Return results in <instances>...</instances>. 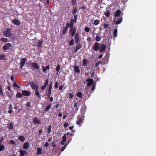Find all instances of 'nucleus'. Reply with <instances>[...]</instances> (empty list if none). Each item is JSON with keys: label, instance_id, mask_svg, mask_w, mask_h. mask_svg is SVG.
<instances>
[{"label": "nucleus", "instance_id": "nucleus-1", "mask_svg": "<svg viewBox=\"0 0 156 156\" xmlns=\"http://www.w3.org/2000/svg\"><path fill=\"white\" fill-rule=\"evenodd\" d=\"M74 39L75 40V43L76 45L73 48L74 51L75 52H76L78 50L80 49L82 47V44L79 43L80 41V37L79 34L78 33H76L74 36Z\"/></svg>", "mask_w": 156, "mask_h": 156}, {"label": "nucleus", "instance_id": "nucleus-2", "mask_svg": "<svg viewBox=\"0 0 156 156\" xmlns=\"http://www.w3.org/2000/svg\"><path fill=\"white\" fill-rule=\"evenodd\" d=\"M11 30L10 28H7L3 32V35L6 37H10L12 34L11 33Z\"/></svg>", "mask_w": 156, "mask_h": 156}, {"label": "nucleus", "instance_id": "nucleus-3", "mask_svg": "<svg viewBox=\"0 0 156 156\" xmlns=\"http://www.w3.org/2000/svg\"><path fill=\"white\" fill-rule=\"evenodd\" d=\"M29 84L33 90H36L39 89L38 85H36L34 81H31L30 82Z\"/></svg>", "mask_w": 156, "mask_h": 156}, {"label": "nucleus", "instance_id": "nucleus-4", "mask_svg": "<svg viewBox=\"0 0 156 156\" xmlns=\"http://www.w3.org/2000/svg\"><path fill=\"white\" fill-rule=\"evenodd\" d=\"M77 119V120L76 122V124L77 125H79V127H80L81 124H82L84 121V119L83 118V117L82 118H78V117Z\"/></svg>", "mask_w": 156, "mask_h": 156}, {"label": "nucleus", "instance_id": "nucleus-5", "mask_svg": "<svg viewBox=\"0 0 156 156\" xmlns=\"http://www.w3.org/2000/svg\"><path fill=\"white\" fill-rule=\"evenodd\" d=\"M76 28L74 27L72 28H69V33L71 34L72 37H73L76 35Z\"/></svg>", "mask_w": 156, "mask_h": 156}, {"label": "nucleus", "instance_id": "nucleus-6", "mask_svg": "<svg viewBox=\"0 0 156 156\" xmlns=\"http://www.w3.org/2000/svg\"><path fill=\"white\" fill-rule=\"evenodd\" d=\"M93 48L95 51H97L100 48L99 43L96 42L94 44Z\"/></svg>", "mask_w": 156, "mask_h": 156}, {"label": "nucleus", "instance_id": "nucleus-7", "mask_svg": "<svg viewBox=\"0 0 156 156\" xmlns=\"http://www.w3.org/2000/svg\"><path fill=\"white\" fill-rule=\"evenodd\" d=\"M12 47L11 44L10 43H7L5 44L2 47L4 51H6L9 49V48Z\"/></svg>", "mask_w": 156, "mask_h": 156}, {"label": "nucleus", "instance_id": "nucleus-8", "mask_svg": "<svg viewBox=\"0 0 156 156\" xmlns=\"http://www.w3.org/2000/svg\"><path fill=\"white\" fill-rule=\"evenodd\" d=\"M22 93L23 95L26 96H30L31 95L30 92L27 90H22Z\"/></svg>", "mask_w": 156, "mask_h": 156}, {"label": "nucleus", "instance_id": "nucleus-9", "mask_svg": "<svg viewBox=\"0 0 156 156\" xmlns=\"http://www.w3.org/2000/svg\"><path fill=\"white\" fill-rule=\"evenodd\" d=\"M27 61V59L26 58H22L20 59V64L21 65L20 68H22L25 65V62Z\"/></svg>", "mask_w": 156, "mask_h": 156}, {"label": "nucleus", "instance_id": "nucleus-10", "mask_svg": "<svg viewBox=\"0 0 156 156\" xmlns=\"http://www.w3.org/2000/svg\"><path fill=\"white\" fill-rule=\"evenodd\" d=\"M86 81L87 83V85L88 86H90L92 85L94 82L93 79L90 78L86 80Z\"/></svg>", "mask_w": 156, "mask_h": 156}, {"label": "nucleus", "instance_id": "nucleus-11", "mask_svg": "<svg viewBox=\"0 0 156 156\" xmlns=\"http://www.w3.org/2000/svg\"><path fill=\"white\" fill-rule=\"evenodd\" d=\"M99 50L100 52H103L105 50L106 48V45L105 44H101Z\"/></svg>", "mask_w": 156, "mask_h": 156}, {"label": "nucleus", "instance_id": "nucleus-12", "mask_svg": "<svg viewBox=\"0 0 156 156\" xmlns=\"http://www.w3.org/2000/svg\"><path fill=\"white\" fill-rule=\"evenodd\" d=\"M31 64L32 65V66L34 69L39 70L40 67L37 63L32 62L31 63Z\"/></svg>", "mask_w": 156, "mask_h": 156}, {"label": "nucleus", "instance_id": "nucleus-13", "mask_svg": "<svg viewBox=\"0 0 156 156\" xmlns=\"http://www.w3.org/2000/svg\"><path fill=\"white\" fill-rule=\"evenodd\" d=\"M33 122L35 124H40L41 123V121L38 119L37 118L35 117L33 119Z\"/></svg>", "mask_w": 156, "mask_h": 156}, {"label": "nucleus", "instance_id": "nucleus-14", "mask_svg": "<svg viewBox=\"0 0 156 156\" xmlns=\"http://www.w3.org/2000/svg\"><path fill=\"white\" fill-rule=\"evenodd\" d=\"M86 108L87 107L85 105L83 106L81 108L80 110L81 113L83 116L84 115V114L86 112Z\"/></svg>", "mask_w": 156, "mask_h": 156}, {"label": "nucleus", "instance_id": "nucleus-15", "mask_svg": "<svg viewBox=\"0 0 156 156\" xmlns=\"http://www.w3.org/2000/svg\"><path fill=\"white\" fill-rule=\"evenodd\" d=\"M19 152L20 156H24L27 154V152L26 150H20L19 151Z\"/></svg>", "mask_w": 156, "mask_h": 156}, {"label": "nucleus", "instance_id": "nucleus-16", "mask_svg": "<svg viewBox=\"0 0 156 156\" xmlns=\"http://www.w3.org/2000/svg\"><path fill=\"white\" fill-rule=\"evenodd\" d=\"M73 69L74 71L76 73H78V74L80 73V69L79 67L76 66H73Z\"/></svg>", "mask_w": 156, "mask_h": 156}, {"label": "nucleus", "instance_id": "nucleus-17", "mask_svg": "<svg viewBox=\"0 0 156 156\" xmlns=\"http://www.w3.org/2000/svg\"><path fill=\"white\" fill-rule=\"evenodd\" d=\"M12 23L14 24L17 25H19L20 24V22L18 20L16 19L12 20Z\"/></svg>", "mask_w": 156, "mask_h": 156}, {"label": "nucleus", "instance_id": "nucleus-18", "mask_svg": "<svg viewBox=\"0 0 156 156\" xmlns=\"http://www.w3.org/2000/svg\"><path fill=\"white\" fill-rule=\"evenodd\" d=\"M29 147V144L28 142L24 143L23 146V148L25 149H28Z\"/></svg>", "mask_w": 156, "mask_h": 156}, {"label": "nucleus", "instance_id": "nucleus-19", "mask_svg": "<svg viewBox=\"0 0 156 156\" xmlns=\"http://www.w3.org/2000/svg\"><path fill=\"white\" fill-rule=\"evenodd\" d=\"M121 14V11L120 10L118 9L116 11L115 13V17L119 16Z\"/></svg>", "mask_w": 156, "mask_h": 156}, {"label": "nucleus", "instance_id": "nucleus-20", "mask_svg": "<svg viewBox=\"0 0 156 156\" xmlns=\"http://www.w3.org/2000/svg\"><path fill=\"white\" fill-rule=\"evenodd\" d=\"M43 41H39L37 43V46L40 48H42V44L43 43Z\"/></svg>", "mask_w": 156, "mask_h": 156}, {"label": "nucleus", "instance_id": "nucleus-21", "mask_svg": "<svg viewBox=\"0 0 156 156\" xmlns=\"http://www.w3.org/2000/svg\"><path fill=\"white\" fill-rule=\"evenodd\" d=\"M18 139L21 142H24L25 140V137L22 136H19L18 137Z\"/></svg>", "mask_w": 156, "mask_h": 156}, {"label": "nucleus", "instance_id": "nucleus-22", "mask_svg": "<svg viewBox=\"0 0 156 156\" xmlns=\"http://www.w3.org/2000/svg\"><path fill=\"white\" fill-rule=\"evenodd\" d=\"M52 89V88L51 87H48V88L47 95L48 97H50L51 95Z\"/></svg>", "mask_w": 156, "mask_h": 156}, {"label": "nucleus", "instance_id": "nucleus-23", "mask_svg": "<svg viewBox=\"0 0 156 156\" xmlns=\"http://www.w3.org/2000/svg\"><path fill=\"white\" fill-rule=\"evenodd\" d=\"M42 151V149L41 148V147H38L37 148V154L38 155L41 154Z\"/></svg>", "mask_w": 156, "mask_h": 156}, {"label": "nucleus", "instance_id": "nucleus-24", "mask_svg": "<svg viewBox=\"0 0 156 156\" xmlns=\"http://www.w3.org/2000/svg\"><path fill=\"white\" fill-rule=\"evenodd\" d=\"M51 104H49L48 106L45 107L44 109V111L46 112H47L49 110V109L51 108Z\"/></svg>", "mask_w": 156, "mask_h": 156}, {"label": "nucleus", "instance_id": "nucleus-25", "mask_svg": "<svg viewBox=\"0 0 156 156\" xmlns=\"http://www.w3.org/2000/svg\"><path fill=\"white\" fill-rule=\"evenodd\" d=\"M38 89L35 90V95L37 96L39 98H41V96L39 92L38 91Z\"/></svg>", "mask_w": 156, "mask_h": 156}, {"label": "nucleus", "instance_id": "nucleus-26", "mask_svg": "<svg viewBox=\"0 0 156 156\" xmlns=\"http://www.w3.org/2000/svg\"><path fill=\"white\" fill-rule=\"evenodd\" d=\"M67 27H69V28H72L73 27L74 25L70 23H67L66 24V26Z\"/></svg>", "mask_w": 156, "mask_h": 156}, {"label": "nucleus", "instance_id": "nucleus-27", "mask_svg": "<svg viewBox=\"0 0 156 156\" xmlns=\"http://www.w3.org/2000/svg\"><path fill=\"white\" fill-rule=\"evenodd\" d=\"M69 133H67L66 134H65L62 137V141L63 142H66V135H68Z\"/></svg>", "mask_w": 156, "mask_h": 156}, {"label": "nucleus", "instance_id": "nucleus-28", "mask_svg": "<svg viewBox=\"0 0 156 156\" xmlns=\"http://www.w3.org/2000/svg\"><path fill=\"white\" fill-rule=\"evenodd\" d=\"M113 35L114 37H117V29H115L114 30L113 33Z\"/></svg>", "mask_w": 156, "mask_h": 156}, {"label": "nucleus", "instance_id": "nucleus-29", "mask_svg": "<svg viewBox=\"0 0 156 156\" xmlns=\"http://www.w3.org/2000/svg\"><path fill=\"white\" fill-rule=\"evenodd\" d=\"M87 60L85 58L83 59V64L84 66H87Z\"/></svg>", "mask_w": 156, "mask_h": 156}, {"label": "nucleus", "instance_id": "nucleus-30", "mask_svg": "<svg viewBox=\"0 0 156 156\" xmlns=\"http://www.w3.org/2000/svg\"><path fill=\"white\" fill-rule=\"evenodd\" d=\"M68 28L66 26L63 29V31L62 32V34H66L67 31L68 30Z\"/></svg>", "mask_w": 156, "mask_h": 156}, {"label": "nucleus", "instance_id": "nucleus-31", "mask_svg": "<svg viewBox=\"0 0 156 156\" xmlns=\"http://www.w3.org/2000/svg\"><path fill=\"white\" fill-rule=\"evenodd\" d=\"M23 97V94L17 92L16 95V98H21Z\"/></svg>", "mask_w": 156, "mask_h": 156}, {"label": "nucleus", "instance_id": "nucleus-32", "mask_svg": "<svg viewBox=\"0 0 156 156\" xmlns=\"http://www.w3.org/2000/svg\"><path fill=\"white\" fill-rule=\"evenodd\" d=\"M100 23V21L99 20H96L94 21V24L95 25H97Z\"/></svg>", "mask_w": 156, "mask_h": 156}, {"label": "nucleus", "instance_id": "nucleus-33", "mask_svg": "<svg viewBox=\"0 0 156 156\" xmlns=\"http://www.w3.org/2000/svg\"><path fill=\"white\" fill-rule=\"evenodd\" d=\"M8 128L9 129L11 130L13 129V126L12 124L11 123H9L8 124Z\"/></svg>", "mask_w": 156, "mask_h": 156}, {"label": "nucleus", "instance_id": "nucleus-34", "mask_svg": "<svg viewBox=\"0 0 156 156\" xmlns=\"http://www.w3.org/2000/svg\"><path fill=\"white\" fill-rule=\"evenodd\" d=\"M3 92L2 90V87L1 85H0V95L2 96L3 95Z\"/></svg>", "mask_w": 156, "mask_h": 156}, {"label": "nucleus", "instance_id": "nucleus-35", "mask_svg": "<svg viewBox=\"0 0 156 156\" xmlns=\"http://www.w3.org/2000/svg\"><path fill=\"white\" fill-rule=\"evenodd\" d=\"M74 43V39H72L69 42V45L70 46L73 45Z\"/></svg>", "mask_w": 156, "mask_h": 156}, {"label": "nucleus", "instance_id": "nucleus-36", "mask_svg": "<svg viewBox=\"0 0 156 156\" xmlns=\"http://www.w3.org/2000/svg\"><path fill=\"white\" fill-rule=\"evenodd\" d=\"M0 40L1 41L5 42H6L8 41V39L5 38H2L0 39Z\"/></svg>", "mask_w": 156, "mask_h": 156}, {"label": "nucleus", "instance_id": "nucleus-37", "mask_svg": "<svg viewBox=\"0 0 156 156\" xmlns=\"http://www.w3.org/2000/svg\"><path fill=\"white\" fill-rule=\"evenodd\" d=\"M122 18H120L118 20H117L116 21V24L117 25L119 24L122 22Z\"/></svg>", "mask_w": 156, "mask_h": 156}, {"label": "nucleus", "instance_id": "nucleus-38", "mask_svg": "<svg viewBox=\"0 0 156 156\" xmlns=\"http://www.w3.org/2000/svg\"><path fill=\"white\" fill-rule=\"evenodd\" d=\"M82 95V93L81 92H79L76 94L77 96L79 98H81Z\"/></svg>", "mask_w": 156, "mask_h": 156}, {"label": "nucleus", "instance_id": "nucleus-39", "mask_svg": "<svg viewBox=\"0 0 156 156\" xmlns=\"http://www.w3.org/2000/svg\"><path fill=\"white\" fill-rule=\"evenodd\" d=\"M67 135V139H68V140L69 141L68 142V143H69L72 140V137L71 135H69V134Z\"/></svg>", "mask_w": 156, "mask_h": 156}, {"label": "nucleus", "instance_id": "nucleus-40", "mask_svg": "<svg viewBox=\"0 0 156 156\" xmlns=\"http://www.w3.org/2000/svg\"><path fill=\"white\" fill-rule=\"evenodd\" d=\"M101 38L100 36L97 35L95 38V40L97 41H100L101 40Z\"/></svg>", "mask_w": 156, "mask_h": 156}, {"label": "nucleus", "instance_id": "nucleus-41", "mask_svg": "<svg viewBox=\"0 0 156 156\" xmlns=\"http://www.w3.org/2000/svg\"><path fill=\"white\" fill-rule=\"evenodd\" d=\"M5 148V146L2 144H0V151H1L4 150Z\"/></svg>", "mask_w": 156, "mask_h": 156}, {"label": "nucleus", "instance_id": "nucleus-42", "mask_svg": "<svg viewBox=\"0 0 156 156\" xmlns=\"http://www.w3.org/2000/svg\"><path fill=\"white\" fill-rule=\"evenodd\" d=\"M51 126H50L47 129V132L49 134H50L51 132Z\"/></svg>", "mask_w": 156, "mask_h": 156}, {"label": "nucleus", "instance_id": "nucleus-43", "mask_svg": "<svg viewBox=\"0 0 156 156\" xmlns=\"http://www.w3.org/2000/svg\"><path fill=\"white\" fill-rule=\"evenodd\" d=\"M6 56L5 55H0V60H2L5 59V58Z\"/></svg>", "mask_w": 156, "mask_h": 156}, {"label": "nucleus", "instance_id": "nucleus-44", "mask_svg": "<svg viewBox=\"0 0 156 156\" xmlns=\"http://www.w3.org/2000/svg\"><path fill=\"white\" fill-rule=\"evenodd\" d=\"M60 69V66L59 65H57V67L56 68V70L57 71V72H58Z\"/></svg>", "mask_w": 156, "mask_h": 156}, {"label": "nucleus", "instance_id": "nucleus-45", "mask_svg": "<svg viewBox=\"0 0 156 156\" xmlns=\"http://www.w3.org/2000/svg\"><path fill=\"white\" fill-rule=\"evenodd\" d=\"M59 83L58 82H56L55 83V84L54 85L55 88H57L58 87V84Z\"/></svg>", "mask_w": 156, "mask_h": 156}, {"label": "nucleus", "instance_id": "nucleus-46", "mask_svg": "<svg viewBox=\"0 0 156 156\" xmlns=\"http://www.w3.org/2000/svg\"><path fill=\"white\" fill-rule=\"evenodd\" d=\"M105 16L106 17H109L110 16V12L108 11H107L105 14Z\"/></svg>", "mask_w": 156, "mask_h": 156}, {"label": "nucleus", "instance_id": "nucleus-47", "mask_svg": "<svg viewBox=\"0 0 156 156\" xmlns=\"http://www.w3.org/2000/svg\"><path fill=\"white\" fill-rule=\"evenodd\" d=\"M9 143L11 144H14L15 145H16V144L15 143V142L13 140H10L9 141Z\"/></svg>", "mask_w": 156, "mask_h": 156}, {"label": "nucleus", "instance_id": "nucleus-48", "mask_svg": "<svg viewBox=\"0 0 156 156\" xmlns=\"http://www.w3.org/2000/svg\"><path fill=\"white\" fill-rule=\"evenodd\" d=\"M84 30L86 32H88L90 31V29L88 27H85L84 28Z\"/></svg>", "mask_w": 156, "mask_h": 156}, {"label": "nucleus", "instance_id": "nucleus-49", "mask_svg": "<svg viewBox=\"0 0 156 156\" xmlns=\"http://www.w3.org/2000/svg\"><path fill=\"white\" fill-rule=\"evenodd\" d=\"M77 11V9L76 8H75L73 9V10L72 11V12L73 14H75L76 13Z\"/></svg>", "mask_w": 156, "mask_h": 156}, {"label": "nucleus", "instance_id": "nucleus-50", "mask_svg": "<svg viewBox=\"0 0 156 156\" xmlns=\"http://www.w3.org/2000/svg\"><path fill=\"white\" fill-rule=\"evenodd\" d=\"M13 86L14 87H16L18 88H20V87L15 82H14L13 84Z\"/></svg>", "mask_w": 156, "mask_h": 156}, {"label": "nucleus", "instance_id": "nucleus-51", "mask_svg": "<svg viewBox=\"0 0 156 156\" xmlns=\"http://www.w3.org/2000/svg\"><path fill=\"white\" fill-rule=\"evenodd\" d=\"M101 61H99L97 62H96L95 64V67H97L98 66L100 63H101Z\"/></svg>", "mask_w": 156, "mask_h": 156}, {"label": "nucleus", "instance_id": "nucleus-52", "mask_svg": "<svg viewBox=\"0 0 156 156\" xmlns=\"http://www.w3.org/2000/svg\"><path fill=\"white\" fill-rule=\"evenodd\" d=\"M69 98L70 99H72L73 97V95L71 93L69 94Z\"/></svg>", "mask_w": 156, "mask_h": 156}, {"label": "nucleus", "instance_id": "nucleus-53", "mask_svg": "<svg viewBox=\"0 0 156 156\" xmlns=\"http://www.w3.org/2000/svg\"><path fill=\"white\" fill-rule=\"evenodd\" d=\"M108 26V24L105 23L104 24L103 27L105 29L107 28Z\"/></svg>", "mask_w": 156, "mask_h": 156}, {"label": "nucleus", "instance_id": "nucleus-54", "mask_svg": "<svg viewBox=\"0 0 156 156\" xmlns=\"http://www.w3.org/2000/svg\"><path fill=\"white\" fill-rule=\"evenodd\" d=\"M72 3L74 5L76 4V0H71Z\"/></svg>", "mask_w": 156, "mask_h": 156}, {"label": "nucleus", "instance_id": "nucleus-55", "mask_svg": "<svg viewBox=\"0 0 156 156\" xmlns=\"http://www.w3.org/2000/svg\"><path fill=\"white\" fill-rule=\"evenodd\" d=\"M45 84L44 85H45L47 87V86L48 85V79H47L45 82Z\"/></svg>", "mask_w": 156, "mask_h": 156}, {"label": "nucleus", "instance_id": "nucleus-56", "mask_svg": "<svg viewBox=\"0 0 156 156\" xmlns=\"http://www.w3.org/2000/svg\"><path fill=\"white\" fill-rule=\"evenodd\" d=\"M46 86L44 85V86H42L41 87V90H45L46 88Z\"/></svg>", "mask_w": 156, "mask_h": 156}, {"label": "nucleus", "instance_id": "nucleus-57", "mask_svg": "<svg viewBox=\"0 0 156 156\" xmlns=\"http://www.w3.org/2000/svg\"><path fill=\"white\" fill-rule=\"evenodd\" d=\"M78 109L79 108L77 107L74 109L73 111L75 112V113H76L78 111Z\"/></svg>", "mask_w": 156, "mask_h": 156}, {"label": "nucleus", "instance_id": "nucleus-58", "mask_svg": "<svg viewBox=\"0 0 156 156\" xmlns=\"http://www.w3.org/2000/svg\"><path fill=\"white\" fill-rule=\"evenodd\" d=\"M12 107H13V106H12V104L11 103L9 105V109L10 110H11V109H12V108H13Z\"/></svg>", "mask_w": 156, "mask_h": 156}, {"label": "nucleus", "instance_id": "nucleus-59", "mask_svg": "<svg viewBox=\"0 0 156 156\" xmlns=\"http://www.w3.org/2000/svg\"><path fill=\"white\" fill-rule=\"evenodd\" d=\"M47 69H46V68L45 67H44V66L43 67L42 70H43V72H46L47 71Z\"/></svg>", "mask_w": 156, "mask_h": 156}, {"label": "nucleus", "instance_id": "nucleus-60", "mask_svg": "<svg viewBox=\"0 0 156 156\" xmlns=\"http://www.w3.org/2000/svg\"><path fill=\"white\" fill-rule=\"evenodd\" d=\"M95 84H94L92 87L91 90L93 91H94L95 89Z\"/></svg>", "mask_w": 156, "mask_h": 156}, {"label": "nucleus", "instance_id": "nucleus-61", "mask_svg": "<svg viewBox=\"0 0 156 156\" xmlns=\"http://www.w3.org/2000/svg\"><path fill=\"white\" fill-rule=\"evenodd\" d=\"M68 123L67 122H66L64 124L63 126L64 128H66L68 126Z\"/></svg>", "mask_w": 156, "mask_h": 156}, {"label": "nucleus", "instance_id": "nucleus-62", "mask_svg": "<svg viewBox=\"0 0 156 156\" xmlns=\"http://www.w3.org/2000/svg\"><path fill=\"white\" fill-rule=\"evenodd\" d=\"M70 23L73 24L74 25V20L73 19H71Z\"/></svg>", "mask_w": 156, "mask_h": 156}, {"label": "nucleus", "instance_id": "nucleus-63", "mask_svg": "<svg viewBox=\"0 0 156 156\" xmlns=\"http://www.w3.org/2000/svg\"><path fill=\"white\" fill-rule=\"evenodd\" d=\"M87 40L88 42H90L91 41V39L90 37H89L87 38Z\"/></svg>", "mask_w": 156, "mask_h": 156}, {"label": "nucleus", "instance_id": "nucleus-64", "mask_svg": "<svg viewBox=\"0 0 156 156\" xmlns=\"http://www.w3.org/2000/svg\"><path fill=\"white\" fill-rule=\"evenodd\" d=\"M49 144L48 142H46L44 144V146L45 147H47L48 146Z\"/></svg>", "mask_w": 156, "mask_h": 156}]
</instances>
